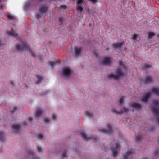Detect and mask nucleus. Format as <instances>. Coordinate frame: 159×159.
<instances>
[{
    "label": "nucleus",
    "instance_id": "obj_2",
    "mask_svg": "<svg viewBox=\"0 0 159 159\" xmlns=\"http://www.w3.org/2000/svg\"><path fill=\"white\" fill-rule=\"evenodd\" d=\"M122 75L123 73L121 70L120 69H117L116 74V75L111 74L108 75V77L109 78H113L114 79L116 80Z\"/></svg>",
    "mask_w": 159,
    "mask_h": 159
},
{
    "label": "nucleus",
    "instance_id": "obj_30",
    "mask_svg": "<svg viewBox=\"0 0 159 159\" xmlns=\"http://www.w3.org/2000/svg\"><path fill=\"white\" fill-rule=\"evenodd\" d=\"M7 16L9 19L11 20H13L14 19V16L11 15H7Z\"/></svg>",
    "mask_w": 159,
    "mask_h": 159
},
{
    "label": "nucleus",
    "instance_id": "obj_3",
    "mask_svg": "<svg viewBox=\"0 0 159 159\" xmlns=\"http://www.w3.org/2000/svg\"><path fill=\"white\" fill-rule=\"evenodd\" d=\"M48 7L44 5L41 6L39 9V12L40 13L38 14L36 16L37 18L39 19L41 17V14L46 13L48 10Z\"/></svg>",
    "mask_w": 159,
    "mask_h": 159
},
{
    "label": "nucleus",
    "instance_id": "obj_18",
    "mask_svg": "<svg viewBox=\"0 0 159 159\" xmlns=\"http://www.w3.org/2000/svg\"><path fill=\"white\" fill-rule=\"evenodd\" d=\"M152 77L150 76H148L146 77L144 80V83L145 84H146L150 82H152Z\"/></svg>",
    "mask_w": 159,
    "mask_h": 159
},
{
    "label": "nucleus",
    "instance_id": "obj_19",
    "mask_svg": "<svg viewBox=\"0 0 159 159\" xmlns=\"http://www.w3.org/2000/svg\"><path fill=\"white\" fill-rule=\"evenodd\" d=\"M36 77L38 79V81L36 82L37 84H39L40 83L41 81L43 79L42 76L39 75H36Z\"/></svg>",
    "mask_w": 159,
    "mask_h": 159
},
{
    "label": "nucleus",
    "instance_id": "obj_37",
    "mask_svg": "<svg viewBox=\"0 0 159 159\" xmlns=\"http://www.w3.org/2000/svg\"><path fill=\"white\" fill-rule=\"evenodd\" d=\"M43 136L41 134H40L37 137V138L38 139H41L43 138Z\"/></svg>",
    "mask_w": 159,
    "mask_h": 159
},
{
    "label": "nucleus",
    "instance_id": "obj_43",
    "mask_svg": "<svg viewBox=\"0 0 159 159\" xmlns=\"http://www.w3.org/2000/svg\"><path fill=\"white\" fill-rule=\"evenodd\" d=\"M59 22H62L63 21V20L62 18H60L59 19Z\"/></svg>",
    "mask_w": 159,
    "mask_h": 159
},
{
    "label": "nucleus",
    "instance_id": "obj_6",
    "mask_svg": "<svg viewBox=\"0 0 159 159\" xmlns=\"http://www.w3.org/2000/svg\"><path fill=\"white\" fill-rule=\"evenodd\" d=\"M107 129H104L100 130L101 132L105 133V134L110 135L112 133L111 129V127L109 124L107 125Z\"/></svg>",
    "mask_w": 159,
    "mask_h": 159
},
{
    "label": "nucleus",
    "instance_id": "obj_44",
    "mask_svg": "<svg viewBox=\"0 0 159 159\" xmlns=\"http://www.w3.org/2000/svg\"><path fill=\"white\" fill-rule=\"evenodd\" d=\"M2 44L1 42V41H0V47H1L2 46Z\"/></svg>",
    "mask_w": 159,
    "mask_h": 159
},
{
    "label": "nucleus",
    "instance_id": "obj_29",
    "mask_svg": "<svg viewBox=\"0 0 159 159\" xmlns=\"http://www.w3.org/2000/svg\"><path fill=\"white\" fill-rule=\"evenodd\" d=\"M137 37V35L136 34H134L133 35V36L132 37V39L133 40H134L135 41H134L135 42V40H136Z\"/></svg>",
    "mask_w": 159,
    "mask_h": 159
},
{
    "label": "nucleus",
    "instance_id": "obj_27",
    "mask_svg": "<svg viewBox=\"0 0 159 159\" xmlns=\"http://www.w3.org/2000/svg\"><path fill=\"white\" fill-rule=\"evenodd\" d=\"M12 108H13V110L11 109H10V111L12 113H13L17 109V107L16 106H13L12 107Z\"/></svg>",
    "mask_w": 159,
    "mask_h": 159
},
{
    "label": "nucleus",
    "instance_id": "obj_39",
    "mask_svg": "<svg viewBox=\"0 0 159 159\" xmlns=\"http://www.w3.org/2000/svg\"><path fill=\"white\" fill-rule=\"evenodd\" d=\"M159 152V150H156L154 153V155L157 156L158 155V153Z\"/></svg>",
    "mask_w": 159,
    "mask_h": 159
},
{
    "label": "nucleus",
    "instance_id": "obj_42",
    "mask_svg": "<svg viewBox=\"0 0 159 159\" xmlns=\"http://www.w3.org/2000/svg\"><path fill=\"white\" fill-rule=\"evenodd\" d=\"M29 121H31L33 120V118L31 117H30L28 118Z\"/></svg>",
    "mask_w": 159,
    "mask_h": 159
},
{
    "label": "nucleus",
    "instance_id": "obj_7",
    "mask_svg": "<svg viewBox=\"0 0 159 159\" xmlns=\"http://www.w3.org/2000/svg\"><path fill=\"white\" fill-rule=\"evenodd\" d=\"M129 110V109L125 107L123 108V110H121L120 111H116V110L114 109H112L111 110V111L112 112L115 113L116 114H122L124 113L128 112Z\"/></svg>",
    "mask_w": 159,
    "mask_h": 159
},
{
    "label": "nucleus",
    "instance_id": "obj_40",
    "mask_svg": "<svg viewBox=\"0 0 159 159\" xmlns=\"http://www.w3.org/2000/svg\"><path fill=\"white\" fill-rule=\"evenodd\" d=\"M119 64L120 66L123 65V63L121 60H120L119 61Z\"/></svg>",
    "mask_w": 159,
    "mask_h": 159
},
{
    "label": "nucleus",
    "instance_id": "obj_21",
    "mask_svg": "<svg viewBox=\"0 0 159 159\" xmlns=\"http://www.w3.org/2000/svg\"><path fill=\"white\" fill-rule=\"evenodd\" d=\"M4 133L1 132H0V140L1 141L3 142L4 140Z\"/></svg>",
    "mask_w": 159,
    "mask_h": 159
},
{
    "label": "nucleus",
    "instance_id": "obj_35",
    "mask_svg": "<svg viewBox=\"0 0 159 159\" xmlns=\"http://www.w3.org/2000/svg\"><path fill=\"white\" fill-rule=\"evenodd\" d=\"M66 151H65L63 152L62 153V158H63L66 156Z\"/></svg>",
    "mask_w": 159,
    "mask_h": 159
},
{
    "label": "nucleus",
    "instance_id": "obj_28",
    "mask_svg": "<svg viewBox=\"0 0 159 159\" xmlns=\"http://www.w3.org/2000/svg\"><path fill=\"white\" fill-rule=\"evenodd\" d=\"M142 138L140 136H136V140L138 142H139Z\"/></svg>",
    "mask_w": 159,
    "mask_h": 159
},
{
    "label": "nucleus",
    "instance_id": "obj_5",
    "mask_svg": "<svg viewBox=\"0 0 159 159\" xmlns=\"http://www.w3.org/2000/svg\"><path fill=\"white\" fill-rule=\"evenodd\" d=\"M81 136L82 138L86 141H88L89 140H92L94 142L97 141L98 140H99V139L94 138L93 137H87L86 134L84 132H81L80 133Z\"/></svg>",
    "mask_w": 159,
    "mask_h": 159
},
{
    "label": "nucleus",
    "instance_id": "obj_25",
    "mask_svg": "<svg viewBox=\"0 0 159 159\" xmlns=\"http://www.w3.org/2000/svg\"><path fill=\"white\" fill-rule=\"evenodd\" d=\"M155 35V34L152 32H149L148 33V37L151 38Z\"/></svg>",
    "mask_w": 159,
    "mask_h": 159
},
{
    "label": "nucleus",
    "instance_id": "obj_31",
    "mask_svg": "<svg viewBox=\"0 0 159 159\" xmlns=\"http://www.w3.org/2000/svg\"><path fill=\"white\" fill-rule=\"evenodd\" d=\"M66 8V6L65 5H61L60 7V9H61L65 10Z\"/></svg>",
    "mask_w": 159,
    "mask_h": 159
},
{
    "label": "nucleus",
    "instance_id": "obj_36",
    "mask_svg": "<svg viewBox=\"0 0 159 159\" xmlns=\"http://www.w3.org/2000/svg\"><path fill=\"white\" fill-rule=\"evenodd\" d=\"M123 101H124V99L123 97L121 98L120 100H119V102L120 103L122 104L123 103Z\"/></svg>",
    "mask_w": 159,
    "mask_h": 159
},
{
    "label": "nucleus",
    "instance_id": "obj_9",
    "mask_svg": "<svg viewBox=\"0 0 159 159\" xmlns=\"http://www.w3.org/2000/svg\"><path fill=\"white\" fill-rule=\"evenodd\" d=\"M63 71L64 75L66 77L69 76L71 73L70 69L67 67L64 68Z\"/></svg>",
    "mask_w": 159,
    "mask_h": 159
},
{
    "label": "nucleus",
    "instance_id": "obj_45",
    "mask_svg": "<svg viewBox=\"0 0 159 159\" xmlns=\"http://www.w3.org/2000/svg\"><path fill=\"white\" fill-rule=\"evenodd\" d=\"M10 83L12 85H14V83L12 81L10 82Z\"/></svg>",
    "mask_w": 159,
    "mask_h": 159
},
{
    "label": "nucleus",
    "instance_id": "obj_4",
    "mask_svg": "<svg viewBox=\"0 0 159 159\" xmlns=\"http://www.w3.org/2000/svg\"><path fill=\"white\" fill-rule=\"evenodd\" d=\"M120 148V146L119 143H117L114 145V148H111V150L114 157L117 155L118 151L119 150Z\"/></svg>",
    "mask_w": 159,
    "mask_h": 159
},
{
    "label": "nucleus",
    "instance_id": "obj_23",
    "mask_svg": "<svg viewBox=\"0 0 159 159\" xmlns=\"http://www.w3.org/2000/svg\"><path fill=\"white\" fill-rule=\"evenodd\" d=\"M85 115L89 117H91L93 116V115L92 113L88 111H86L85 112Z\"/></svg>",
    "mask_w": 159,
    "mask_h": 159
},
{
    "label": "nucleus",
    "instance_id": "obj_17",
    "mask_svg": "<svg viewBox=\"0 0 159 159\" xmlns=\"http://www.w3.org/2000/svg\"><path fill=\"white\" fill-rule=\"evenodd\" d=\"M75 54L76 56L79 55L80 53L81 48V47H77L75 48Z\"/></svg>",
    "mask_w": 159,
    "mask_h": 159
},
{
    "label": "nucleus",
    "instance_id": "obj_26",
    "mask_svg": "<svg viewBox=\"0 0 159 159\" xmlns=\"http://www.w3.org/2000/svg\"><path fill=\"white\" fill-rule=\"evenodd\" d=\"M77 10L78 11H80L81 12L83 10V8L80 5H78L77 7Z\"/></svg>",
    "mask_w": 159,
    "mask_h": 159
},
{
    "label": "nucleus",
    "instance_id": "obj_32",
    "mask_svg": "<svg viewBox=\"0 0 159 159\" xmlns=\"http://www.w3.org/2000/svg\"><path fill=\"white\" fill-rule=\"evenodd\" d=\"M83 2V0H78L77 2V4L78 5H80Z\"/></svg>",
    "mask_w": 159,
    "mask_h": 159
},
{
    "label": "nucleus",
    "instance_id": "obj_47",
    "mask_svg": "<svg viewBox=\"0 0 159 159\" xmlns=\"http://www.w3.org/2000/svg\"><path fill=\"white\" fill-rule=\"evenodd\" d=\"M143 159H147V158H144Z\"/></svg>",
    "mask_w": 159,
    "mask_h": 159
},
{
    "label": "nucleus",
    "instance_id": "obj_13",
    "mask_svg": "<svg viewBox=\"0 0 159 159\" xmlns=\"http://www.w3.org/2000/svg\"><path fill=\"white\" fill-rule=\"evenodd\" d=\"M102 62L104 64L108 65L111 63V60L109 57H106L103 59Z\"/></svg>",
    "mask_w": 159,
    "mask_h": 159
},
{
    "label": "nucleus",
    "instance_id": "obj_11",
    "mask_svg": "<svg viewBox=\"0 0 159 159\" xmlns=\"http://www.w3.org/2000/svg\"><path fill=\"white\" fill-rule=\"evenodd\" d=\"M20 124H14L12 126V128L14 130L16 134H17V132L19 131L20 129Z\"/></svg>",
    "mask_w": 159,
    "mask_h": 159
},
{
    "label": "nucleus",
    "instance_id": "obj_10",
    "mask_svg": "<svg viewBox=\"0 0 159 159\" xmlns=\"http://www.w3.org/2000/svg\"><path fill=\"white\" fill-rule=\"evenodd\" d=\"M151 95V93H147L145 96L142 97L141 99V101L143 102H147Z\"/></svg>",
    "mask_w": 159,
    "mask_h": 159
},
{
    "label": "nucleus",
    "instance_id": "obj_41",
    "mask_svg": "<svg viewBox=\"0 0 159 159\" xmlns=\"http://www.w3.org/2000/svg\"><path fill=\"white\" fill-rule=\"evenodd\" d=\"M56 118V115L54 114H53L52 116V119L53 120H55Z\"/></svg>",
    "mask_w": 159,
    "mask_h": 159
},
{
    "label": "nucleus",
    "instance_id": "obj_22",
    "mask_svg": "<svg viewBox=\"0 0 159 159\" xmlns=\"http://www.w3.org/2000/svg\"><path fill=\"white\" fill-rule=\"evenodd\" d=\"M43 112L41 110H38L36 112V116L37 117H38Z\"/></svg>",
    "mask_w": 159,
    "mask_h": 159
},
{
    "label": "nucleus",
    "instance_id": "obj_38",
    "mask_svg": "<svg viewBox=\"0 0 159 159\" xmlns=\"http://www.w3.org/2000/svg\"><path fill=\"white\" fill-rule=\"evenodd\" d=\"M44 121L45 123H48L49 122V120L48 118H46L45 119Z\"/></svg>",
    "mask_w": 159,
    "mask_h": 159
},
{
    "label": "nucleus",
    "instance_id": "obj_20",
    "mask_svg": "<svg viewBox=\"0 0 159 159\" xmlns=\"http://www.w3.org/2000/svg\"><path fill=\"white\" fill-rule=\"evenodd\" d=\"M7 34L8 35H10L15 37H16L17 36V34L13 31H8Z\"/></svg>",
    "mask_w": 159,
    "mask_h": 159
},
{
    "label": "nucleus",
    "instance_id": "obj_12",
    "mask_svg": "<svg viewBox=\"0 0 159 159\" xmlns=\"http://www.w3.org/2000/svg\"><path fill=\"white\" fill-rule=\"evenodd\" d=\"M124 42L118 43L116 44H114L112 45L113 48H118L119 49L121 48L123 45L124 44Z\"/></svg>",
    "mask_w": 159,
    "mask_h": 159
},
{
    "label": "nucleus",
    "instance_id": "obj_1",
    "mask_svg": "<svg viewBox=\"0 0 159 159\" xmlns=\"http://www.w3.org/2000/svg\"><path fill=\"white\" fill-rule=\"evenodd\" d=\"M21 42V44H17L16 46V50L19 52H22L24 50L28 51L30 54H31L32 56L34 57V54L26 43L24 42L20 39Z\"/></svg>",
    "mask_w": 159,
    "mask_h": 159
},
{
    "label": "nucleus",
    "instance_id": "obj_15",
    "mask_svg": "<svg viewBox=\"0 0 159 159\" xmlns=\"http://www.w3.org/2000/svg\"><path fill=\"white\" fill-rule=\"evenodd\" d=\"M151 91L152 93H154L156 95L159 96V89L153 88L151 89Z\"/></svg>",
    "mask_w": 159,
    "mask_h": 159
},
{
    "label": "nucleus",
    "instance_id": "obj_33",
    "mask_svg": "<svg viewBox=\"0 0 159 159\" xmlns=\"http://www.w3.org/2000/svg\"><path fill=\"white\" fill-rule=\"evenodd\" d=\"M151 67V66L148 64H145L144 67L145 68L148 69L149 68H150Z\"/></svg>",
    "mask_w": 159,
    "mask_h": 159
},
{
    "label": "nucleus",
    "instance_id": "obj_46",
    "mask_svg": "<svg viewBox=\"0 0 159 159\" xmlns=\"http://www.w3.org/2000/svg\"><path fill=\"white\" fill-rule=\"evenodd\" d=\"M25 125V123H23V124H22V125H23V126Z\"/></svg>",
    "mask_w": 159,
    "mask_h": 159
},
{
    "label": "nucleus",
    "instance_id": "obj_16",
    "mask_svg": "<svg viewBox=\"0 0 159 159\" xmlns=\"http://www.w3.org/2000/svg\"><path fill=\"white\" fill-rule=\"evenodd\" d=\"M27 152L30 155H32L33 157V158L32 159H39L38 157L34 156L33 151L29 150Z\"/></svg>",
    "mask_w": 159,
    "mask_h": 159
},
{
    "label": "nucleus",
    "instance_id": "obj_24",
    "mask_svg": "<svg viewBox=\"0 0 159 159\" xmlns=\"http://www.w3.org/2000/svg\"><path fill=\"white\" fill-rule=\"evenodd\" d=\"M57 63V62H54L52 61H49L48 62L49 65L52 67H53L55 66Z\"/></svg>",
    "mask_w": 159,
    "mask_h": 159
},
{
    "label": "nucleus",
    "instance_id": "obj_34",
    "mask_svg": "<svg viewBox=\"0 0 159 159\" xmlns=\"http://www.w3.org/2000/svg\"><path fill=\"white\" fill-rule=\"evenodd\" d=\"M37 149L38 152H40L43 151L42 149L39 147H37Z\"/></svg>",
    "mask_w": 159,
    "mask_h": 159
},
{
    "label": "nucleus",
    "instance_id": "obj_8",
    "mask_svg": "<svg viewBox=\"0 0 159 159\" xmlns=\"http://www.w3.org/2000/svg\"><path fill=\"white\" fill-rule=\"evenodd\" d=\"M134 152V150L132 149L128 151L125 155H123L124 159H129Z\"/></svg>",
    "mask_w": 159,
    "mask_h": 159
},
{
    "label": "nucleus",
    "instance_id": "obj_48",
    "mask_svg": "<svg viewBox=\"0 0 159 159\" xmlns=\"http://www.w3.org/2000/svg\"><path fill=\"white\" fill-rule=\"evenodd\" d=\"M11 107H10V109H11Z\"/></svg>",
    "mask_w": 159,
    "mask_h": 159
},
{
    "label": "nucleus",
    "instance_id": "obj_14",
    "mask_svg": "<svg viewBox=\"0 0 159 159\" xmlns=\"http://www.w3.org/2000/svg\"><path fill=\"white\" fill-rule=\"evenodd\" d=\"M131 107L136 109H139L141 107V105L137 103H133L131 105Z\"/></svg>",
    "mask_w": 159,
    "mask_h": 159
}]
</instances>
